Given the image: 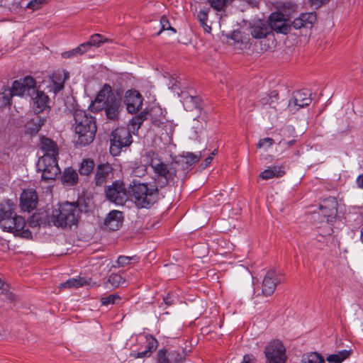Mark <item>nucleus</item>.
<instances>
[{
  "instance_id": "nucleus-1",
  "label": "nucleus",
  "mask_w": 363,
  "mask_h": 363,
  "mask_svg": "<svg viewBox=\"0 0 363 363\" xmlns=\"http://www.w3.org/2000/svg\"><path fill=\"white\" fill-rule=\"evenodd\" d=\"M16 205L10 200H4L0 203V227L3 231L11 233L16 237L31 240V231L26 228V222L23 217L18 216Z\"/></svg>"
},
{
  "instance_id": "nucleus-2",
  "label": "nucleus",
  "mask_w": 363,
  "mask_h": 363,
  "mask_svg": "<svg viewBox=\"0 0 363 363\" xmlns=\"http://www.w3.org/2000/svg\"><path fill=\"white\" fill-rule=\"evenodd\" d=\"M40 149L43 155L40 157L38 167L42 171V179L46 181L55 179L60 173L58 146L53 140L43 136L40 138Z\"/></svg>"
},
{
  "instance_id": "nucleus-3",
  "label": "nucleus",
  "mask_w": 363,
  "mask_h": 363,
  "mask_svg": "<svg viewBox=\"0 0 363 363\" xmlns=\"http://www.w3.org/2000/svg\"><path fill=\"white\" fill-rule=\"evenodd\" d=\"M74 120L75 145L84 147L91 144L97 130L95 117L85 110L75 109Z\"/></svg>"
},
{
  "instance_id": "nucleus-4",
  "label": "nucleus",
  "mask_w": 363,
  "mask_h": 363,
  "mask_svg": "<svg viewBox=\"0 0 363 363\" xmlns=\"http://www.w3.org/2000/svg\"><path fill=\"white\" fill-rule=\"evenodd\" d=\"M128 195L138 208L149 209L160 199L159 187L153 182L133 181L128 186Z\"/></svg>"
},
{
  "instance_id": "nucleus-5",
  "label": "nucleus",
  "mask_w": 363,
  "mask_h": 363,
  "mask_svg": "<svg viewBox=\"0 0 363 363\" xmlns=\"http://www.w3.org/2000/svg\"><path fill=\"white\" fill-rule=\"evenodd\" d=\"M148 164L153 169L155 174L154 180L158 187L163 188L171 183H174L177 176V170L171 164L164 163L154 151H149L146 153Z\"/></svg>"
},
{
  "instance_id": "nucleus-6",
  "label": "nucleus",
  "mask_w": 363,
  "mask_h": 363,
  "mask_svg": "<svg viewBox=\"0 0 363 363\" xmlns=\"http://www.w3.org/2000/svg\"><path fill=\"white\" fill-rule=\"evenodd\" d=\"M80 213L77 203L65 202L59 208L52 210L48 223L62 228L71 227L78 223Z\"/></svg>"
},
{
  "instance_id": "nucleus-7",
  "label": "nucleus",
  "mask_w": 363,
  "mask_h": 363,
  "mask_svg": "<svg viewBox=\"0 0 363 363\" xmlns=\"http://www.w3.org/2000/svg\"><path fill=\"white\" fill-rule=\"evenodd\" d=\"M35 80L30 76L15 80L11 89H5L0 95L4 99V105H10L12 96H29L32 97L35 92Z\"/></svg>"
},
{
  "instance_id": "nucleus-8",
  "label": "nucleus",
  "mask_w": 363,
  "mask_h": 363,
  "mask_svg": "<svg viewBox=\"0 0 363 363\" xmlns=\"http://www.w3.org/2000/svg\"><path fill=\"white\" fill-rule=\"evenodd\" d=\"M110 152L112 155H118L123 147H128L132 143V135L126 127H118L112 131L111 135Z\"/></svg>"
},
{
  "instance_id": "nucleus-9",
  "label": "nucleus",
  "mask_w": 363,
  "mask_h": 363,
  "mask_svg": "<svg viewBox=\"0 0 363 363\" xmlns=\"http://www.w3.org/2000/svg\"><path fill=\"white\" fill-rule=\"evenodd\" d=\"M106 199L116 205H124L128 197V189L122 180H116L111 185L105 186Z\"/></svg>"
},
{
  "instance_id": "nucleus-10",
  "label": "nucleus",
  "mask_w": 363,
  "mask_h": 363,
  "mask_svg": "<svg viewBox=\"0 0 363 363\" xmlns=\"http://www.w3.org/2000/svg\"><path fill=\"white\" fill-rule=\"evenodd\" d=\"M265 363H286V347L279 340H271L264 349Z\"/></svg>"
},
{
  "instance_id": "nucleus-11",
  "label": "nucleus",
  "mask_w": 363,
  "mask_h": 363,
  "mask_svg": "<svg viewBox=\"0 0 363 363\" xmlns=\"http://www.w3.org/2000/svg\"><path fill=\"white\" fill-rule=\"evenodd\" d=\"M138 344V350L131 353V356L135 359L150 357L159 345L157 340L150 334L140 336Z\"/></svg>"
},
{
  "instance_id": "nucleus-12",
  "label": "nucleus",
  "mask_w": 363,
  "mask_h": 363,
  "mask_svg": "<svg viewBox=\"0 0 363 363\" xmlns=\"http://www.w3.org/2000/svg\"><path fill=\"white\" fill-rule=\"evenodd\" d=\"M267 21L272 33L274 31L277 33L286 35L291 31L290 21L280 11L272 13Z\"/></svg>"
},
{
  "instance_id": "nucleus-13",
  "label": "nucleus",
  "mask_w": 363,
  "mask_h": 363,
  "mask_svg": "<svg viewBox=\"0 0 363 363\" xmlns=\"http://www.w3.org/2000/svg\"><path fill=\"white\" fill-rule=\"evenodd\" d=\"M123 102L127 111L135 114L142 109L143 97L138 90L129 89L125 93Z\"/></svg>"
},
{
  "instance_id": "nucleus-14",
  "label": "nucleus",
  "mask_w": 363,
  "mask_h": 363,
  "mask_svg": "<svg viewBox=\"0 0 363 363\" xmlns=\"http://www.w3.org/2000/svg\"><path fill=\"white\" fill-rule=\"evenodd\" d=\"M114 169L108 163H101L96 166L93 182L96 186L105 187L108 180L113 177Z\"/></svg>"
},
{
  "instance_id": "nucleus-15",
  "label": "nucleus",
  "mask_w": 363,
  "mask_h": 363,
  "mask_svg": "<svg viewBox=\"0 0 363 363\" xmlns=\"http://www.w3.org/2000/svg\"><path fill=\"white\" fill-rule=\"evenodd\" d=\"M112 88L108 84H104L99 91L95 99L89 106V109L94 113H99L103 110V104L110 99L112 96Z\"/></svg>"
},
{
  "instance_id": "nucleus-16",
  "label": "nucleus",
  "mask_w": 363,
  "mask_h": 363,
  "mask_svg": "<svg viewBox=\"0 0 363 363\" xmlns=\"http://www.w3.org/2000/svg\"><path fill=\"white\" fill-rule=\"evenodd\" d=\"M103 106L107 119L113 121L118 120L121 108L120 97L112 95L110 99L103 104Z\"/></svg>"
},
{
  "instance_id": "nucleus-17",
  "label": "nucleus",
  "mask_w": 363,
  "mask_h": 363,
  "mask_svg": "<svg viewBox=\"0 0 363 363\" xmlns=\"http://www.w3.org/2000/svg\"><path fill=\"white\" fill-rule=\"evenodd\" d=\"M38 202V196L35 190L24 189L20 196V206L24 211L30 212L34 210Z\"/></svg>"
},
{
  "instance_id": "nucleus-18",
  "label": "nucleus",
  "mask_w": 363,
  "mask_h": 363,
  "mask_svg": "<svg viewBox=\"0 0 363 363\" xmlns=\"http://www.w3.org/2000/svg\"><path fill=\"white\" fill-rule=\"evenodd\" d=\"M184 358L178 350H168L163 347L157 352V363H183Z\"/></svg>"
},
{
  "instance_id": "nucleus-19",
  "label": "nucleus",
  "mask_w": 363,
  "mask_h": 363,
  "mask_svg": "<svg viewBox=\"0 0 363 363\" xmlns=\"http://www.w3.org/2000/svg\"><path fill=\"white\" fill-rule=\"evenodd\" d=\"M279 281L274 270L267 272L262 281V293L264 296L272 295L277 288Z\"/></svg>"
},
{
  "instance_id": "nucleus-20",
  "label": "nucleus",
  "mask_w": 363,
  "mask_h": 363,
  "mask_svg": "<svg viewBox=\"0 0 363 363\" xmlns=\"http://www.w3.org/2000/svg\"><path fill=\"white\" fill-rule=\"evenodd\" d=\"M311 101V91L304 89L295 91L289 104H294L295 106H298V109L309 106Z\"/></svg>"
},
{
  "instance_id": "nucleus-21",
  "label": "nucleus",
  "mask_w": 363,
  "mask_h": 363,
  "mask_svg": "<svg viewBox=\"0 0 363 363\" xmlns=\"http://www.w3.org/2000/svg\"><path fill=\"white\" fill-rule=\"evenodd\" d=\"M337 201L333 196H329L322 200L319 203V208L324 217L328 218L334 217L337 212Z\"/></svg>"
},
{
  "instance_id": "nucleus-22",
  "label": "nucleus",
  "mask_w": 363,
  "mask_h": 363,
  "mask_svg": "<svg viewBox=\"0 0 363 363\" xmlns=\"http://www.w3.org/2000/svg\"><path fill=\"white\" fill-rule=\"evenodd\" d=\"M123 213L118 210L111 211L104 220V225L110 230H118L123 225Z\"/></svg>"
},
{
  "instance_id": "nucleus-23",
  "label": "nucleus",
  "mask_w": 363,
  "mask_h": 363,
  "mask_svg": "<svg viewBox=\"0 0 363 363\" xmlns=\"http://www.w3.org/2000/svg\"><path fill=\"white\" fill-rule=\"evenodd\" d=\"M316 21V14L315 12L301 13L299 17L296 18L291 23V28L301 29L302 28H311Z\"/></svg>"
},
{
  "instance_id": "nucleus-24",
  "label": "nucleus",
  "mask_w": 363,
  "mask_h": 363,
  "mask_svg": "<svg viewBox=\"0 0 363 363\" xmlns=\"http://www.w3.org/2000/svg\"><path fill=\"white\" fill-rule=\"evenodd\" d=\"M35 96L33 98V109L35 113L39 114L43 112L45 109L50 108L49 102L50 98L48 96L41 91L35 92Z\"/></svg>"
},
{
  "instance_id": "nucleus-25",
  "label": "nucleus",
  "mask_w": 363,
  "mask_h": 363,
  "mask_svg": "<svg viewBox=\"0 0 363 363\" xmlns=\"http://www.w3.org/2000/svg\"><path fill=\"white\" fill-rule=\"evenodd\" d=\"M250 33L255 39H262L272 34L267 21H259L257 23L250 26Z\"/></svg>"
},
{
  "instance_id": "nucleus-26",
  "label": "nucleus",
  "mask_w": 363,
  "mask_h": 363,
  "mask_svg": "<svg viewBox=\"0 0 363 363\" xmlns=\"http://www.w3.org/2000/svg\"><path fill=\"white\" fill-rule=\"evenodd\" d=\"M286 172L282 165H274L261 172L259 177L264 180H268L273 178H280L284 176Z\"/></svg>"
},
{
  "instance_id": "nucleus-27",
  "label": "nucleus",
  "mask_w": 363,
  "mask_h": 363,
  "mask_svg": "<svg viewBox=\"0 0 363 363\" xmlns=\"http://www.w3.org/2000/svg\"><path fill=\"white\" fill-rule=\"evenodd\" d=\"M202 156L201 152H200L199 155L192 152H187L185 155L182 157L178 163L181 165L183 169L189 170L199 161Z\"/></svg>"
},
{
  "instance_id": "nucleus-28",
  "label": "nucleus",
  "mask_w": 363,
  "mask_h": 363,
  "mask_svg": "<svg viewBox=\"0 0 363 363\" xmlns=\"http://www.w3.org/2000/svg\"><path fill=\"white\" fill-rule=\"evenodd\" d=\"M79 180L78 174L72 167L65 168L62 177L61 182L65 186H72L77 184Z\"/></svg>"
},
{
  "instance_id": "nucleus-29",
  "label": "nucleus",
  "mask_w": 363,
  "mask_h": 363,
  "mask_svg": "<svg viewBox=\"0 0 363 363\" xmlns=\"http://www.w3.org/2000/svg\"><path fill=\"white\" fill-rule=\"evenodd\" d=\"M147 116L148 111L145 110L135 113L130 121L129 125L133 130H138L143 122L147 118Z\"/></svg>"
},
{
  "instance_id": "nucleus-30",
  "label": "nucleus",
  "mask_w": 363,
  "mask_h": 363,
  "mask_svg": "<svg viewBox=\"0 0 363 363\" xmlns=\"http://www.w3.org/2000/svg\"><path fill=\"white\" fill-rule=\"evenodd\" d=\"M94 167L95 163L92 159H83L79 168V173L82 176H89L94 172Z\"/></svg>"
},
{
  "instance_id": "nucleus-31",
  "label": "nucleus",
  "mask_w": 363,
  "mask_h": 363,
  "mask_svg": "<svg viewBox=\"0 0 363 363\" xmlns=\"http://www.w3.org/2000/svg\"><path fill=\"white\" fill-rule=\"evenodd\" d=\"M352 353V351L351 350H343L336 354L329 355L327 357V361L329 363H342L345 359L348 358Z\"/></svg>"
},
{
  "instance_id": "nucleus-32",
  "label": "nucleus",
  "mask_w": 363,
  "mask_h": 363,
  "mask_svg": "<svg viewBox=\"0 0 363 363\" xmlns=\"http://www.w3.org/2000/svg\"><path fill=\"white\" fill-rule=\"evenodd\" d=\"M210 10V7L204 8L201 9L197 13V19L199 21L200 25L203 27L204 31L206 33H209L211 30V27L207 25Z\"/></svg>"
},
{
  "instance_id": "nucleus-33",
  "label": "nucleus",
  "mask_w": 363,
  "mask_h": 363,
  "mask_svg": "<svg viewBox=\"0 0 363 363\" xmlns=\"http://www.w3.org/2000/svg\"><path fill=\"white\" fill-rule=\"evenodd\" d=\"M140 258L136 256H125V255H120L118 257L117 260L116 262V264L114 265V267H126L131 263H137L139 262Z\"/></svg>"
},
{
  "instance_id": "nucleus-34",
  "label": "nucleus",
  "mask_w": 363,
  "mask_h": 363,
  "mask_svg": "<svg viewBox=\"0 0 363 363\" xmlns=\"http://www.w3.org/2000/svg\"><path fill=\"white\" fill-rule=\"evenodd\" d=\"M111 40L106 38L101 34L94 33L91 35L88 40L90 47L99 48L105 43H110Z\"/></svg>"
},
{
  "instance_id": "nucleus-35",
  "label": "nucleus",
  "mask_w": 363,
  "mask_h": 363,
  "mask_svg": "<svg viewBox=\"0 0 363 363\" xmlns=\"http://www.w3.org/2000/svg\"><path fill=\"white\" fill-rule=\"evenodd\" d=\"M46 220L43 213H34L28 220V225L32 228L40 227L41 225H45Z\"/></svg>"
},
{
  "instance_id": "nucleus-36",
  "label": "nucleus",
  "mask_w": 363,
  "mask_h": 363,
  "mask_svg": "<svg viewBox=\"0 0 363 363\" xmlns=\"http://www.w3.org/2000/svg\"><path fill=\"white\" fill-rule=\"evenodd\" d=\"M303 363H325L322 355L316 352H313L303 356Z\"/></svg>"
},
{
  "instance_id": "nucleus-37",
  "label": "nucleus",
  "mask_w": 363,
  "mask_h": 363,
  "mask_svg": "<svg viewBox=\"0 0 363 363\" xmlns=\"http://www.w3.org/2000/svg\"><path fill=\"white\" fill-rule=\"evenodd\" d=\"M108 281L113 287L118 288L125 282V279L118 273H112L110 274Z\"/></svg>"
},
{
  "instance_id": "nucleus-38",
  "label": "nucleus",
  "mask_w": 363,
  "mask_h": 363,
  "mask_svg": "<svg viewBox=\"0 0 363 363\" xmlns=\"http://www.w3.org/2000/svg\"><path fill=\"white\" fill-rule=\"evenodd\" d=\"M86 283V280L84 278H72L68 279L66 282L62 284V285L65 288H79L82 286Z\"/></svg>"
},
{
  "instance_id": "nucleus-39",
  "label": "nucleus",
  "mask_w": 363,
  "mask_h": 363,
  "mask_svg": "<svg viewBox=\"0 0 363 363\" xmlns=\"http://www.w3.org/2000/svg\"><path fill=\"white\" fill-rule=\"evenodd\" d=\"M160 23L161 25V29L158 34L163 30H171L173 33H177V30L174 28L172 27L167 16L164 15L162 16L160 18Z\"/></svg>"
},
{
  "instance_id": "nucleus-40",
  "label": "nucleus",
  "mask_w": 363,
  "mask_h": 363,
  "mask_svg": "<svg viewBox=\"0 0 363 363\" xmlns=\"http://www.w3.org/2000/svg\"><path fill=\"white\" fill-rule=\"evenodd\" d=\"M121 300V297L118 294H110L105 297L101 298V303L104 306L110 304H116L117 301Z\"/></svg>"
},
{
  "instance_id": "nucleus-41",
  "label": "nucleus",
  "mask_w": 363,
  "mask_h": 363,
  "mask_svg": "<svg viewBox=\"0 0 363 363\" xmlns=\"http://www.w3.org/2000/svg\"><path fill=\"white\" fill-rule=\"evenodd\" d=\"M0 289L1 291V293L4 294L8 299H9L11 301L14 300V295L9 292V284L3 281L1 278L0 277Z\"/></svg>"
},
{
  "instance_id": "nucleus-42",
  "label": "nucleus",
  "mask_w": 363,
  "mask_h": 363,
  "mask_svg": "<svg viewBox=\"0 0 363 363\" xmlns=\"http://www.w3.org/2000/svg\"><path fill=\"white\" fill-rule=\"evenodd\" d=\"M274 140L272 138H264L260 139L257 143V148H268L273 145Z\"/></svg>"
},
{
  "instance_id": "nucleus-43",
  "label": "nucleus",
  "mask_w": 363,
  "mask_h": 363,
  "mask_svg": "<svg viewBox=\"0 0 363 363\" xmlns=\"http://www.w3.org/2000/svg\"><path fill=\"white\" fill-rule=\"evenodd\" d=\"M49 0H31L30 1L26 7L28 9L35 11L39 9L43 4H46Z\"/></svg>"
},
{
  "instance_id": "nucleus-44",
  "label": "nucleus",
  "mask_w": 363,
  "mask_h": 363,
  "mask_svg": "<svg viewBox=\"0 0 363 363\" xmlns=\"http://www.w3.org/2000/svg\"><path fill=\"white\" fill-rule=\"evenodd\" d=\"M212 8L218 11H220L225 6L227 0H208Z\"/></svg>"
},
{
  "instance_id": "nucleus-45",
  "label": "nucleus",
  "mask_w": 363,
  "mask_h": 363,
  "mask_svg": "<svg viewBox=\"0 0 363 363\" xmlns=\"http://www.w3.org/2000/svg\"><path fill=\"white\" fill-rule=\"evenodd\" d=\"M80 51L78 50V47L68 51H65L62 53V57L63 58H72L75 57L79 55H81Z\"/></svg>"
},
{
  "instance_id": "nucleus-46",
  "label": "nucleus",
  "mask_w": 363,
  "mask_h": 363,
  "mask_svg": "<svg viewBox=\"0 0 363 363\" xmlns=\"http://www.w3.org/2000/svg\"><path fill=\"white\" fill-rule=\"evenodd\" d=\"M65 87L64 82H55L52 80V84L50 87V91L52 90L55 94H57L60 91H62Z\"/></svg>"
},
{
  "instance_id": "nucleus-47",
  "label": "nucleus",
  "mask_w": 363,
  "mask_h": 363,
  "mask_svg": "<svg viewBox=\"0 0 363 363\" xmlns=\"http://www.w3.org/2000/svg\"><path fill=\"white\" fill-rule=\"evenodd\" d=\"M163 301L167 306H170L174 303L175 296L172 293H168L163 297Z\"/></svg>"
},
{
  "instance_id": "nucleus-48",
  "label": "nucleus",
  "mask_w": 363,
  "mask_h": 363,
  "mask_svg": "<svg viewBox=\"0 0 363 363\" xmlns=\"http://www.w3.org/2000/svg\"><path fill=\"white\" fill-rule=\"evenodd\" d=\"M311 6L315 9H319L323 5L327 4L330 0H308Z\"/></svg>"
},
{
  "instance_id": "nucleus-49",
  "label": "nucleus",
  "mask_w": 363,
  "mask_h": 363,
  "mask_svg": "<svg viewBox=\"0 0 363 363\" xmlns=\"http://www.w3.org/2000/svg\"><path fill=\"white\" fill-rule=\"evenodd\" d=\"M257 359L252 354H247L243 356V359L241 363H256Z\"/></svg>"
},
{
  "instance_id": "nucleus-50",
  "label": "nucleus",
  "mask_w": 363,
  "mask_h": 363,
  "mask_svg": "<svg viewBox=\"0 0 363 363\" xmlns=\"http://www.w3.org/2000/svg\"><path fill=\"white\" fill-rule=\"evenodd\" d=\"M77 47H78V50L80 51L79 52H80L81 55H83L84 53H85L86 52H87L88 50H89L90 48H91V47H90L88 41L81 43Z\"/></svg>"
},
{
  "instance_id": "nucleus-51",
  "label": "nucleus",
  "mask_w": 363,
  "mask_h": 363,
  "mask_svg": "<svg viewBox=\"0 0 363 363\" xmlns=\"http://www.w3.org/2000/svg\"><path fill=\"white\" fill-rule=\"evenodd\" d=\"M315 240L319 242H321L323 245H325L327 244V238L324 235H319L315 238Z\"/></svg>"
},
{
  "instance_id": "nucleus-52",
  "label": "nucleus",
  "mask_w": 363,
  "mask_h": 363,
  "mask_svg": "<svg viewBox=\"0 0 363 363\" xmlns=\"http://www.w3.org/2000/svg\"><path fill=\"white\" fill-rule=\"evenodd\" d=\"M356 182L359 188L363 189V173L357 177Z\"/></svg>"
},
{
  "instance_id": "nucleus-53",
  "label": "nucleus",
  "mask_w": 363,
  "mask_h": 363,
  "mask_svg": "<svg viewBox=\"0 0 363 363\" xmlns=\"http://www.w3.org/2000/svg\"><path fill=\"white\" fill-rule=\"evenodd\" d=\"M36 119L38 121V127L36 128V132H38L40 129L41 126L44 124L45 119L40 116H37Z\"/></svg>"
},
{
  "instance_id": "nucleus-54",
  "label": "nucleus",
  "mask_w": 363,
  "mask_h": 363,
  "mask_svg": "<svg viewBox=\"0 0 363 363\" xmlns=\"http://www.w3.org/2000/svg\"><path fill=\"white\" fill-rule=\"evenodd\" d=\"M212 161H213L212 157H207L204 160L203 163L202 164V165H203V168L208 167L211 164V163L212 162Z\"/></svg>"
},
{
  "instance_id": "nucleus-55",
  "label": "nucleus",
  "mask_w": 363,
  "mask_h": 363,
  "mask_svg": "<svg viewBox=\"0 0 363 363\" xmlns=\"http://www.w3.org/2000/svg\"><path fill=\"white\" fill-rule=\"evenodd\" d=\"M270 100H271V97L268 95H266L265 96L262 97L260 99V102L262 104L265 105V104H268L269 103Z\"/></svg>"
},
{
  "instance_id": "nucleus-56",
  "label": "nucleus",
  "mask_w": 363,
  "mask_h": 363,
  "mask_svg": "<svg viewBox=\"0 0 363 363\" xmlns=\"http://www.w3.org/2000/svg\"><path fill=\"white\" fill-rule=\"evenodd\" d=\"M284 131L288 132V133L294 135L296 133L295 128L291 125H288L285 128Z\"/></svg>"
},
{
  "instance_id": "nucleus-57",
  "label": "nucleus",
  "mask_w": 363,
  "mask_h": 363,
  "mask_svg": "<svg viewBox=\"0 0 363 363\" xmlns=\"http://www.w3.org/2000/svg\"><path fill=\"white\" fill-rule=\"evenodd\" d=\"M191 100L193 101L194 102H195V104H196L195 106H196V108H197L198 104L200 101V99L197 96H195V97L191 96Z\"/></svg>"
},
{
  "instance_id": "nucleus-58",
  "label": "nucleus",
  "mask_w": 363,
  "mask_h": 363,
  "mask_svg": "<svg viewBox=\"0 0 363 363\" xmlns=\"http://www.w3.org/2000/svg\"><path fill=\"white\" fill-rule=\"evenodd\" d=\"M218 150L217 148L214 149L211 154L208 157H212V160H213L214 156L217 154Z\"/></svg>"
},
{
  "instance_id": "nucleus-59",
  "label": "nucleus",
  "mask_w": 363,
  "mask_h": 363,
  "mask_svg": "<svg viewBox=\"0 0 363 363\" xmlns=\"http://www.w3.org/2000/svg\"><path fill=\"white\" fill-rule=\"evenodd\" d=\"M296 143V140H289L286 143V145L289 146V147H291L292 146L294 143Z\"/></svg>"
},
{
  "instance_id": "nucleus-60",
  "label": "nucleus",
  "mask_w": 363,
  "mask_h": 363,
  "mask_svg": "<svg viewBox=\"0 0 363 363\" xmlns=\"http://www.w3.org/2000/svg\"><path fill=\"white\" fill-rule=\"evenodd\" d=\"M361 239H362V240L363 242V228L361 230Z\"/></svg>"
},
{
  "instance_id": "nucleus-61",
  "label": "nucleus",
  "mask_w": 363,
  "mask_h": 363,
  "mask_svg": "<svg viewBox=\"0 0 363 363\" xmlns=\"http://www.w3.org/2000/svg\"><path fill=\"white\" fill-rule=\"evenodd\" d=\"M283 140H281V141H279V144L280 145L281 143H282Z\"/></svg>"
}]
</instances>
